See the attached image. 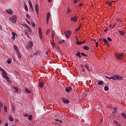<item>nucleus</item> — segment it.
I'll list each match as a JSON object with an SVG mask.
<instances>
[{
  "label": "nucleus",
  "mask_w": 126,
  "mask_h": 126,
  "mask_svg": "<svg viewBox=\"0 0 126 126\" xmlns=\"http://www.w3.org/2000/svg\"><path fill=\"white\" fill-rule=\"evenodd\" d=\"M9 19L12 23H16V21H17V17L15 15H13L12 17H10Z\"/></svg>",
  "instance_id": "nucleus-1"
},
{
  "label": "nucleus",
  "mask_w": 126,
  "mask_h": 126,
  "mask_svg": "<svg viewBox=\"0 0 126 126\" xmlns=\"http://www.w3.org/2000/svg\"><path fill=\"white\" fill-rule=\"evenodd\" d=\"M64 34H65V37H66V38H68V39H69V37H70V36H71V31H70L69 30L65 31Z\"/></svg>",
  "instance_id": "nucleus-2"
},
{
  "label": "nucleus",
  "mask_w": 126,
  "mask_h": 126,
  "mask_svg": "<svg viewBox=\"0 0 126 126\" xmlns=\"http://www.w3.org/2000/svg\"><path fill=\"white\" fill-rule=\"evenodd\" d=\"M117 79H118V80H122L123 79V78L120 75H115L114 76V80H117Z\"/></svg>",
  "instance_id": "nucleus-3"
},
{
  "label": "nucleus",
  "mask_w": 126,
  "mask_h": 126,
  "mask_svg": "<svg viewBox=\"0 0 126 126\" xmlns=\"http://www.w3.org/2000/svg\"><path fill=\"white\" fill-rule=\"evenodd\" d=\"M115 56L118 60H122V59H123V57H124V54L115 53Z\"/></svg>",
  "instance_id": "nucleus-4"
},
{
  "label": "nucleus",
  "mask_w": 126,
  "mask_h": 126,
  "mask_svg": "<svg viewBox=\"0 0 126 126\" xmlns=\"http://www.w3.org/2000/svg\"><path fill=\"white\" fill-rule=\"evenodd\" d=\"M1 75L5 79H9V77H8V76H7V73L5 72V71H4V72H2Z\"/></svg>",
  "instance_id": "nucleus-5"
},
{
  "label": "nucleus",
  "mask_w": 126,
  "mask_h": 126,
  "mask_svg": "<svg viewBox=\"0 0 126 126\" xmlns=\"http://www.w3.org/2000/svg\"><path fill=\"white\" fill-rule=\"evenodd\" d=\"M33 46V42L32 41H29L28 44L27 45V48L28 49H31L32 47Z\"/></svg>",
  "instance_id": "nucleus-6"
},
{
  "label": "nucleus",
  "mask_w": 126,
  "mask_h": 126,
  "mask_svg": "<svg viewBox=\"0 0 126 126\" xmlns=\"http://www.w3.org/2000/svg\"><path fill=\"white\" fill-rule=\"evenodd\" d=\"M38 34L39 38H40V39H43V35L42 34V29H41V28H38Z\"/></svg>",
  "instance_id": "nucleus-7"
},
{
  "label": "nucleus",
  "mask_w": 126,
  "mask_h": 126,
  "mask_svg": "<svg viewBox=\"0 0 126 126\" xmlns=\"http://www.w3.org/2000/svg\"><path fill=\"white\" fill-rule=\"evenodd\" d=\"M35 10L36 12L37 15H39V5L38 4H36L35 5Z\"/></svg>",
  "instance_id": "nucleus-8"
},
{
  "label": "nucleus",
  "mask_w": 126,
  "mask_h": 126,
  "mask_svg": "<svg viewBox=\"0 0 126 126\" xmlns=\"http://www.w3.org/2000/svg\"><path fill=\"white\" fill-rule=\"evenodd\" d=\"M5 12H6V13H8V14H13V11L11 9H6L5 10Z\"/></svg>",
  "instance_id": "nucleus-9"
},
{
  "label": "nucleus",
  "mask_w": 126,
  "mask_h": 126,
  "mask_svg": "<svg viewBox=\"0 0 126 126\" xmlns=\"http://www.w3.org/2000/svg\"><path fill=\"white\" fill-rule=\"evenodd\" d=\"M50 16H51V13L50 12H48L46 16L47 24L49 23V20L50 19Z\"/></svg>",
  "instance_id": "nucleus-10"
},
{
  "label": "nucleus",
  "mask_w": 126,
  "mask_h": 126,
  "mask_svg": "<svg viewBox=\"0 0 126 126\" xmlns=\"http://www.w3.org/2000/svg\"><path fill=\"white\" fill-rule=\"evenodd\" d=\"M78 18V17H77V16H76L75 17H71V21H73V22H76V21H77Z\"/></svg>",
  "instance_id": "nucleus-11"
},
{
  "label": "nucleus",
  "mask_w": 126,
  "mask_h": 126,
  "mask_svg": "<svg viewBox=\"0 0 126 126\" xmlns=\"http://www.w3.org/2000/svg\"><path fill=\"white\" fill-rule=\"evenodd\" d=\"M71 90H72L71 87H68L65 88V91H66V92H67V93H69V92H70V91Z\"/></svg>",
  "instance_id": "nucleus-12"
},
{
  "label": "nucleus",
  "mask_w": 126,
  "mask_h": 126,
  "mask_svg": "<svg viewBox=\"0 0 126 126\" xmlns=\"http://www.w3.org/2000/svg\"><path fill=\"white\" fill-rule=\"evenodd\" d=\"M113 124L116 126H122V124L118 122V121L116 120H113Z\"/></svg>",
  "instance_id": "nucleus-13"
},
{
  "label": "nucleus",
  "mask_w": 126,
  "mask_h": 126,
  "mask_svg": "<svg viewBox=\"0 0 126 126\" xmlns=\"http://www.w3.org/2000/svg\"><path fill=\"white\" fill-rule=\"evenodd\" d=\"M38 87L40 88H43L44 87V82L41 81L39 82Z\"/></svg>",
  "instance_id": "nucleus-14"
},
{
  "label": "nucleus",
  "mask_w": 126,
  "mask_h": 126,
  "mask_svg": "<svg viewBox=\"0 0 126 126\" xmlns=\"http://www.w3.org/2000/svg\"><path fill=\"white\" fill-rule=\"evenodd\" d=\"M63 101L65 104H68L69 103V100L65 98H63Z\"/></svg>",
  "instance_id": "nucleus-15"
},
{
  "label": "nucleus",
  "mask_w": 126,
  "mask_h": 126,
  "mask_svg": "<svg viewBox=\"0 0 126 126\" xmlns=\"http://www.w3.org/2000/svg\"><path fill=\"white\" fill-rule=\"evenodd\" d=\"M12 39L13 40H15V36L16 35V33H15V32H12Z\"/></svg>",
  "instance_id": "nucleus-16"
},
{
  "label": "nucleus",
  "mask_w": 126,
  "mask_h": 126,
  "mask_svg": "<svg viewBox=\"0 0 126 126\" xmlns=\"http://www.w3.org/2000/svg\"><path fill=\"white\" fill-rule=\"evenodd\" d=\"M98 85H104V82L103 81L99 80L97 83Z\"/></svg>",
  "instance_id": "nucleus-17"
},
{
  "label": "nucleus",
  "mask_w": 126,
  "mask_h": 126,
  "mask_svg": "<svg viewBox=\"0 0 126 126\" xmlns=\"http://www.w3.org/2000/svg\"><path fill=\"white\" fill-rule=\"evenodd\" d=\"M13 89H14V90H15V92H18V88L16 87V86H14L13 87Z\"/></svg>",
  "instance_id": "nucleus-18"
},
{
  "label": "nucleus",
  "mask_w": 126,
  "mask_h": 126,
  "mask_svg": "<svg viewBox=\"0 0 126 126\" xmlns=\"http://www.w3.org/2000/svg\"><path fill=\"white\" fill-rule=\"evenodd\" d=\"M17 56H18V59H21L22 58V56H21V54L19 52H17Z\"/></svg>",
  "instance_id": "nucleus-19"
},
{
  "label": "nucleus",
  "mask_w": 126,
  "mask_h": 126,
  "mask_svg": "<svg viewBox=\"0 0 126 126\" xmlns=\"http://www.w3.org/2000/svg\"><path fill=\"white\" fill-rule=\"evenodd\" d=\"M9 120L10 122H13V121H14L13 117H12V116L9 117Z\"/></svg>",
  "instance_id": "nucleus-20"
},
{
  "label": "nucleus",
  "mask_w": 126,
  "mask_h": 126,
  "mask_svg": "<svg viewBox=\"0 0 126 126\" xmlns=\"http://www.w3.org/2000/svg\"><path fill=\"white\" fill-rule=\"evenodd\" d=\"M119 32L120 35H122V36H124L125 35V33L124 32H123V31H119Z\"/></svg>",
  "instance_id": "nucleus-21"
},
{
  "label": "nucleus",
  "mask_w": 126,
  "mask_h": 126,
  "mask_svg": "<svg viewBox=\"0 0 126 126\" xmlns=\"http://www.w3.org/2000/svg\"><path fill=\"white\" fill-rule=\"evenodd\" d=\"M85 67L86 68L87 70H89V71H90V69H89V67L88 66V65H87V64H85Z\"/></svg>",
  "instance_id": "nucleus-22"
},
{
  "label": "nucleus",
  "mask_w": 126,
  "mask_h": 126,
  "mask_svg": "<svg viewBox=\"0 0 126 126\" xmlns=\"http://www.w3.org/2000/svg\"><path fill=\"white\" fill-rule=\"evenodd\" d=\"M55 36V32L54 31H52V34H51V37L52 39H54V37Z\"/></svg>",
  "instance_id": "nucleus-23"
},
{
  "label": "nucleus",
  "mask_w": 126,
  "mask_h": 126,
  "mask_svg": "<svg viewBox=\"0 0 126 126\" xmlns=\"http://www.w3.org/2000/svg\"><path fill=\"white\" fill-rule=\"evenodd\" d=\"M83 49H84V50H86V51H88V50H89V47L85 46L83 47Z\"/></svg>",
  "instance_id": "nucleus-24"
},
{
  "label": "nucleus",
  "mask_w": 126,
  "mask_h": 126,
  "mask_svg": "<svg viewBox=\"0 0 126 126\" xmlns=\"http://www.w3.org/2000/svg\"><path fill=\"white\" fill-rule=\"evenodd\" d=\"M25 9L26 11L28 12V6L26 4H25Z\"/></svg>",
  "instance_id": "nucleus-25"
},
{
  "label": "nucleus",
  "mask_w": 126,
  "mask_h": 126,
  "mask_svg": "<svg viewBox=\"0 0 126 126\" xmlns=\"http://www.w3.org/2000/svg\"><path fill=\"white\" fill-rule=\"evenodd\" d=\"M103 41L105 44H108V40L106 38H103Z\"/></svg>",
  "instance_id": "nucleus-26"
},
{
  "label": "nucleus",
  "mask_w": 126,
  "mask_h": 126,
  "mask_svg": "<svg viewBox=\"0 0 126 126\" xmlns=\"http://www.w3.org/2000/svg\"><path fill=\"white\" fill-rule=\"evenodd\" d=\"M109 90V87H108L107 86H105L104 87V91H108Z\"/></svg>",
  "instance_id": "nucleus-27"
},
{
  "label": "nucleus",
  "mask_w": 126,
  "mask_h": 126,
  "mask_svg": "<svg viewBox=\"0 0 126 126\" xmlns=\"http://www.w3.org/2000/svg\"><path fill=\"white\" fill-rule=\"evenodd\" d=\"M121 116L123 117V118L126 119V115L125 114V113H121Z\"/></svg>",
  "instance_id": "nucleus-28"
},
{
  "label": "nucleus",
  "mask_w": 126,
  "mask_h": 126,
  "mask_svg": "<svg viewBox=\"0 0 126 126\" xmlns=\"http://www.w3.org/2000/svg\"><path fill=\"white\" fill-rule=\"evenodd\" d=\"M105 77H106V78H108V79H113V80H114V76H113V77H109L107 76H106Z\"/></svg>",
  "instance_id": "nucleus-29"
},
{
  "label": "nucleus",
  "mask_w": 126,
  "mask_h": 126,
  "mask_svg": "<svg viewBox=\"0 0 126 126\" xmlns=\"http://www.w3.org/2000/svg\"><path fill=\"white\" fill-rule=\"evenodd\" d=\"M32 119H33V117H32V115H31V116H29V117H28V120L29 121H31Z\"/></svg>",
  "instance_id": "nucleus-30"
},
{
  "label": "nucleus",
  "mask_w": 126,
  "mask_h": 126,
  "mask_svg": "<svg viewBox=\"0 0 126 126\" xmlns=\"http://www.w3.org/2000/svg\"><path fill=\"white\" fill-rule=\"evenodd\" d=\"M51 31L50 30V29H48L47 31H46V35H49V33H50V32Z\"/></svg>",
  "instance_id": "nucleus-31"
},
{
  "label": "nucleus",
  "mask_w": 126,
  "mask_h": 126,
  "mask_svg": "<svg viewBox=\"0 0 126 126\" xmlns=\"http://www.w3.org/2000/svg\"><path fill=\"white\" fill-rule=\"evenodd\" d=\"M32 27L33 28L36 27V24L33 22H32Z\"/></svg>",
  "instance_id": "nucleus-32"
},
{
  "label": "nucleus",
  "mask_w": 126,
  "mask_h": 126,
  "mask_svg": "<svg viewBox=\"0 0 126 126\" xmlns=\"http://www.w3.org/2000/svg\"><path fill=\"white\" fill-rule=\"evenodd\" d=\"M25 91L27 92V93H31V91H29V89H26Z\"/></svg>",
  "instance_id": "nucleus-33"
},
{
  "label": "nucleus",
  "mask_w": 126,
  "mask_h": 126,
  "mask_svg": "<svg viewBox=\"0 0 126 126\" xmlns=\"http://www.w3.org/2000/svg\"><path fill=\"white\" fill-rule=\"evenodd\" d=\"M81 56H83V57H87V55L83 52L81 53Z\"/></svg>",
  "instance_id": "nucleus-34"
},
{
  "label": "nucleus",
  "mask_w": 126,
  "mask_h": 126,
  "mask_svg": "<svg viewBox=\"0 0 126 126\" xmlns=\"http://www.w3.org/2000/svg\"><path fill=\"white\" fill-rule=\"evenodd\" d=\"M3 105V104H2V102H0V112H1L0 109H1V108H2Z\"/></svg>",
  "instance_id": "nucleus-35"
},
{
  "label": "nucleus",
  "mask_w": 126,
  "mask_h": 126,
  "mask_svg": "<svg viewBox=\"0 0 126 126\" xmlns=\"http://www.w3.org/2000/svg\"><path fill=\"white\" fill-rule=\"evenodd\" d=\"M76 44H77V45H82L81 41H80V42L76 41Z\"/></svg>",
  "instance_id": "nucleus-36"
},
{
  "label": "nucleus",
  "mask_w": 126,
  "mask_h": 126,
  "mask_svg": "<svg viewBox=\"0 0 126 126\" xmlns=\"http://www.w3.org/2000/svg\"><path fill=\"white\" fill-rule=\"evenodd\" d=\"M76 56L77 57H78V56H80V52L78 51L77 53V54H76Z\"/></svg>",
  "instance_id": "nucleus-37"
},
{
  "label": "nucleus",
  "mask_w": 126,
  "mask_h": 126,
  "mask_svg": "<svg viewBox=\"0 0 126 126\" xmlns=\"http://www.w3.org/2000/svg\"><path fill=\"white\" fill-rule=\"evenodd\" d=\"M107 4H109V6H111L112 5V2H106Z\"/></svg>",
  "instance_id": "nucleus-38"
},
{
  "label": "nucleus",
  "mask_w": 126,
  "mask_h": 126,
  "mask_svg": "<svg viewBox=\"0 0 126 126\" xmlns=\"http://www.w3.org/2000/svg\"><path fill=\"white\" fill-rule=\"evenodd\" d=\"M0 71L3 72L5 71V70L4 69H2V68L0 67Z\"/></svg>",
  "instance_id": "nucleus-39"
},
{
  "label": "nucleus",
  "mask_w": 126,
  "mask_h": 126,
  "mask_svg": "<svg viewBox=\"0 0 126 126\" xmlns=\"http://www.w3.org/2000/svg\"><path fill=\"white\" fill-rule=\"evenodd\" d=\"M7 63H11V60L9 59L7 61Z\"/></svg>",
  "instance_id": "nucleus-40"
},
{
  "label": "nucleus",
  "mask_w": 126,
  "mask_h": 126,
  "mask_svg": "<svg viewBox=\"0 0 126 126\" xmlns=\"http://www.w3.org/2000/svg\"><path fill=\"white\" fill-rule=\"evenodd\" d=\"M25 34L27 36V37H28V38H29V33H28V32H25Z\"/></svg>",
  "instance_id": "nucleus-41"
},
{
  "label": "nucleus",
  "mask_w": 126,
  "mask_h": 126,
  "mask_svg": "<svg viewBox=\"0 0 126 126\" xmlns=\"http://www.w3.org/2000/svg\"><path fill=\"white\" fill-rule=\"evenodd\" d=\"M26 21H27V23H28V24H31L30 21H29V20H28V19H26Z\"/></svg>",
  "instance_id": "nucleus-42"
},
{
  "label": "nucleus",
  "mask_w": 126,
  "mask_h": 126,
  "mask_svg": "<svg viewBox=\"0 0 126 126\" xmlns=\"http://www.w3.org/2000/svg\"><path fill=\"white\" fill-rule=\"evenodd\" d=\"M107 40H108V41H109L110 42H111V41H112V38H111V37H108V38H107Z\"/></svg>",
  "instance_id": "nucleus-43"
},
{
  "label": "nucleus",
  "mask_w": 126,
  "mask_h": 126,
  "mask_svg": "<svg viewBox=\"0 0 126 126\" xmlns=\"http://www.w3.org/2000/svg\"><path fill=\"white\" fill-rule=\"evenodd\" d=\"M7 80V81H8V82L9 83H11L12 82H11V80H10L9 79H6Z\"/></svg>",
  "instance_id": "nucleus-44"
},
{
  "label": "nucleus",
  "mask_w": 126,
  "mask_h": 126,
  "mask_svg": "<svg viewBox=\"0 0 126 126\" xmlns=\"http://www.w3.org/2000/svg\"><path fill=\"white\" fill-rule=\"evenodd\" d=\"M14 48L15 51H17V46H16V45H14Z\"/></svg>",
  "instance_id": "nucleus-45"
},
{
  "label": "nucleus",
  "mask_w": 126,
  "mask_h": 126,
  "mask_svg": "<svg viewBox=\"0 0 126 126\" xmlns=\"http://www.w3.org/2000/svg\"><path fill=\"white\" fill-rule=\"evenodd\" d=\"M26 17H27L29 19H30V15L29 14L26 15Z\"/></svg>",
  "instance_id": "nucleus-46"
},
{
  "label": "nucleus",
  "mask_w": 126,
  "mask_h": 126,
  "mask_svg": "<svg viewBox=\"0 0 126 126\" xmlns=\"http://www.w3.org/2000/svg\"><path fill=\"white\" fill-rule=\"evenodd\" d=\"M71 11V10L69 9V7L68 8V12L67 13H69Z\"/></svg>",
  "instance_id": "nucleus-47"
},
{
  "label": "nucleus",
  "mask_w": 126,
  "mask_h": 126,
  "mask_svg": "<svg viewBox=\"0 0 126 126\" xmlns=\"http://www.w3.org/2000/svg\"><path fill=\"white\" fill-rule=\"evenodd\" d=\"M78 2V0H74V3H77Z\"/></svg>",
  "instance_id": "nucleus-48"
},
{
  "label": "nucleus",
  "mask_w": 126,
  "mask_h": 126,
  "mask_svg": "<svg viewBox=\"0 0 126 126\" xmlns=\"http://www.w3.org/2000/svg\"><path fill=\"white\" fill-rule=\"evenodd\" d=\"M30 6L32 9H33V5L32 4H30Z\"/></svg>",
  "instance_id": "nucleus-49"
},
{
  "label": "nucleus",
  "mask_w": 126,
  "mask_h": 126,
  "mask_svg": "<svg viewBox=\"0 0 126 126\" xmlns=\"http://www.w3.org/2000/svg\"><path fill=\"white\" fill-rule=\"evenodd\" d=\"M12 110L15 111V108L14 107V106H12Z\"/></svg>",
  "instance_id": "nucleus-50"
},
{
  "label": "nucleus",
  "mask_w": 126,
  "mask_h": 126,
  "mask_svg": "<svg viewBox=\"0 0 126 126\" xmlns=\"http://www.w3.org/2000/svg\"><path fill=\"white\" fill-rule=\"evenodd\" d=\"M80 29V27H78V28L75 30V32H77V31H78Z\"/></svg>",
  "instance_id": "nucleus-51"
},
{
  "label": "nucleus",
  "mask_w": 126,
  "mask_h": 126,
  "mask_svg": "<svg viewBox=\"0 0 126 126\" xmlns=\"http://www.w3.org/2000/svg\"><path fill=\"white\" fill-rule=\"evenodd\" d=\"M81 71L82 72H85V71H86V70H85V69H82Z\"/></svg>",
  "instance_id": "nucleus-52"
},
{
  "label": "nucleus",
  "mask_w": 126,
  "mask_h": 126,
  "mask_svg": "<svg viewBox=\"0 0 126 126\" xmlns=\"http://www.w3.org/2000/svg\"><path fill=\"white\" fill-rule=\"evenodd\" d=\"M65 41H64V39H63L62 41H61V43L62 44V43H64Z\"/></svg>",
  "instance_id": "nucleus-53"
},
{
  "label": "nucleus",
  "mask_w": 126,
  "mask_h": 126,
  "mask_svg": "<svg viewBox=\"0 0 126 126\" xmlns=\"http://www.w3.org/2000/svg\"><path fill=\"white\" fill-rule=\"evenodd\" d=\"M55 121H58L59 122H60V123H63V122L62 121V120H60L59 119H55Z\"/></svg>",
  "instance_id": "nucleus-54"
},
{
  "label": "nucleus",
  "mask_w": 126,
  "mask_h": 126,
  "mask_svg": "<svg viewBox=\"0 0 126 126\" xmlns=\"http://www.w3.org/2000/svg\"><path fill=\"white\" fill-rule=\"evenodd\" d=\"M98 44H99V42H95L96 47H98Z\"/></svg>",
  "instance_id": "nucleus-55"
},
{
  "label": "nucleus",
  "mask_w": 126,
  "mask_h": 126,
  "mask_svg": "<svg viewBox=\"0 0 126 126\" xmlns=\"http://www.w3.org/2000/svg\"><path fill=\"white\" fill-rule=\"evenodd\" d=\"M114 112H117V111H118V109H117V108H114Z\"/></svg>",
  "instance_id": "nucleus-56"
},
{
  "label": "nucleus",
  "mask_w": 126,
  "mask_h": 126,
  "mask_svg": "<svg viewBox=\"0 0 126 126\" xmlns=\"http://www.w3.org/2000/svg\"><path fill=\"white\" fill-rule=\"evenodd\" d=\"M28 2H29V3L30 4H32V3H31V0H28Z\"/></svg>",
  "instance_id": "nucleus-57"
},
{
  "label": "nucleus",
  "mask_w": 126,
  "mask_h": 126,
  "mask_svg": "<svg viewBox=\"0 0 126 126\" xmlns=\"http://www.w3.org/2000/svg\"><path fill=\"white\" fill-rule=\"evenodd\" d=\"M28 31H29L30 32H32V30H31V29L30 28L28 29Z\"/></svg>",
  "instance_id": "nucleus-58"
},
{
  "label": "nucleus",
  "mask_w": 126,
  "mask_h": 126,
  "mask_svg": "<svg viewBox=\"0 0 126 126\" xmlns=\"http://www.w3.org/2000/svg\"><path fill=\"white\" fill-rule=\"evenodd\" d=\"M24 116H25V117H26L27 118V117H28V114H24Z\"/></svg>",
  "instance_id": "nucleus-59"
},
{
  "label": "nucleus",
  "mask_w": 126,
  "mask_h": 126,
  "mask_svg": "<svg viewBox=\"0 0 126 126\" xmlns=\"http://www.w3.org/2000/svg\"><path fill=\"white\" fill-rule=\"evenodd\" d=\"M4 110H7V107L4 106Z\"/></svg>",
  "instance_id": "nucleus-60"
},
{
  "label": "nucleus",
  "mask_w": 126,
  "mask_h": 126,
  "mask_svg": "<svg viewBox=\"0 0 126 126\" xmlns=\"http://www.w3.org/2000/svg\"><path fill=\"white\" fill-rule=\"evenodd\" d=\"M83 5V4L80 3V4L79 5V6H80V7L82 6Z\"/></svg>",
  "instance_id": "nucleus-61"
},
{
  "label": "nucleus",
  "mask_w": 126,
  "mask_h": 126,
  "mask_svg": "<svg viewBox=\"0 0 126 126\" xmlns=\"http://www.w3.org/2000/svg\"><path fill=\"white\" fill-rule=\"evenodd\" d=\"M5 126H8V123H6L5 124Z\"/></svg>",
  "instance_id": "nucleus-62"
},
{
  "label": "nucleus",
  "mask_w": 126,
  "mask_h": 126,
  "mask_svg": "<svg viewBox=\"0 0 126 126\" xmlns=\"http://www.w3.org/2000/svg\"><path fill=\"white\" fill-rule=\"evenodd\" d=\"M26 28H28V29H29V28H30V27H29L28 25H27Z\"/></svg>",
  "instance_id": "nucleus-63"
},
{
  "label": "nucleus",
  "mask_w": 126,
  "mask_h": 126,
  "mask_svg": "<svg viewBox=\"0 0 126 126\" xmlns=\"http://www.w3.org/2000/svg\"><path fill=\"white\" fill-rule=\"evenodd\" d=\"M107 30H108V29H107V28L106 29L104 30V32H107Z\"/></svg>",
  "instance_id": "nucleus-64"
}]
</instances>
